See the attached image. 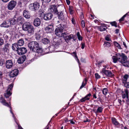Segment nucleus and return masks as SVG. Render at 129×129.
Wrapping results in <instances>:
<instances>
[{
  "label": "nucleus",
  "instance_id": "f257e3e1",
  "mask_svg": "<svg viewBox=\"0 0 129 129\" xmlns=\"http://www.w3.org/2000/svg\"><path fill=\"white\" fill-rule=\"evenodd\" d=\"M28 46L31 51L36 53L35 55L39 56L43 53L42 49L39 47V44L36 42L33 41L30 42L28 44Z\"/></svg>",
  "mask_w": 129,
  "mask_h": 129
},
{
  "label": "nucleus",
  "instance_id": "f03ea898",
  "mask_svg": "<svg viewBox=\"0 0 129 129\" xmlns=\"http://www.w3.org/2000/svg\"><path fill=\"white\" fill-rule=\"evenodd\" d=\"M22 28L23 30L27 31L28 34L29 35H32L34 33L33 26L29 22L24 23L22 25Z\"/></svg>",
  "mask_w": 129,
  "mask_h": 129
},
{
  "label": "nucleus",
  "instance_id": "7ed1b4c3",
  "mask_svg": "<svg viewBox=\"0 0 129 129\" xmlns=\"http://www.w3.org/2000/svg\"><path fill=\"white\" fill-rule=\"evenodd\" d=\"M118 61L123 66L128 67L129 66V62L127 60V57L123 53L119 55Z\"/></svg>",
  "mask_w": 129,
  "mask_h": 129
},
{
  "label": "nucleus",
  "instance_id": "20e7f679",
  "mask_svg": "<svg viewBox=\"0 0 129 129\" xmlns=\"http://www.w3.org/2000/svg\"><path fill=\"white\" fill-rule=\"evenodd\" d=\"M60 8L63 10L61 12L58 13V18L61 20H66L68 17L67 13L64 6L63 5H60Z\"/></svg>",
  "mask_w": 129,
  "mask_h": 129
},
{
  "label": "nucleus",
  "instance_id": "39448f33",
  "mask_svg": "<svg viewBox=\"0 0 129 129\" xmlns=\"http://www.w3.org/2000/svg\"><path fill=\"white\" fill-rule=\"evenodd\" d=\"M61 25L57 28L55 30V33L56 35L58 37H60L64 36V35H66L67 33H63L64 27L62 26H61Z\"/></svg>",
  "mask_w": 129,
  "mask_h": 129
},
{
  "label": "nucleus",
  "instance_id": "423d86ee",
  "mask_svg": "<svg viewBox=\"0 0 129 129\" xmlns=\"http://www.w3.org/2000/svg\"><path fill=\"white\" fill-rule=\"evenodd\" d=\"M40 5L39 3L36 2L29 5L30 9L32 10H36L39 9Z\"/></svg>",
  "mask_w": 129,
  "mask_h": 129
},
{
  "label": "nucleus",
  "instance_id": "0eeeda50",
  "mask_svg": "<svg viewBox=\"0 0 129 129\" xmlns=\"http://www.w3.org/2000/svg\"><path fill=\"white\" fill-rule=\"evenodd\" d=\"M13 86V84H11L9 85L7 90V92L5 94V97L7 98L9 97L12 94V91Z\"/></svg>",
  "mask_w": 129,
  "mask_h": 129
},
{
  "label": "nucleus",
  "instance_id": "6e6552de",
  "mask_svg": "<svg viewBox=\"0 0 129 129\" xmlns=\"http://www.w3.org/2000/svg\"><path fill=\"white\" fill-rule=\"evenodd\" d=\"M0 102L4 105L9 107L10 109V112L13 115V116L14 117V115L13 113L11 111V107L10 106L11 104L9 103V104L6 102V101L3 98H1L0 99Z\"/></svg>",
  "mask_w": 129,
  "mask_h": 129
},
{
  "label": "nucleus",
  "instance_id": "1a4fd4ad",
  "mask_svg": "<svg viewBox=\"0 0 129 129\" xmlns=\"http://www.w3.org/2000/svg\"><path fill=\"white\" fill-rule=\"evenodd\" d=\"M16 4V2L15 1L13 0L9 2L8 4L7 7L9 10H12L15 7Z\"/></svg>",
  "mask_w": 129,
  "mask_h": 129
},
{
  "label": "nucleus",
  "instance_id": "9d476101",
  "mask_svg": "<svg viewBox=\"0 0 129 129\" xmlns=\"http://www.w3.org/2000/svg\"><path fill=\"white\" fill-rule=\"evenodd\" d=\"M27 51L26 48L25 47H21L19 48L17 52L18 54L21 55L24 54Z\"/></svg>",
  "mask_w": 129,
  "mask_h": 129
},
{
  "label": "nucleus",
  "instance_id": "9b49d317",
  "mask_svg": "<svg viewBox=\"0 0 129 129\" xmlns=\"http://www.w3.org/2000/svg\"><path fill=\"white\" fill-rule=\"evenodd\" d=\"M6 67L8 69H10L12 68L13 66V61L11 60H7L5 62Z\"/></svg>",
  "mask_w": 129,
  "mask_h": 129
},
{
  "label": "nucleus",
  "instance_id": "f8f14e48",
  "mask_svg": "<svg viewBox=\"0 0 129 129\" xmlns=\"http://www.w3.org/2000/svg\"><path fill=\"white\" fill-rule=\"evenodd\" d=\"M43 17L44 19L46 20H49L52 18L53 15L51 13H47L44 15Z\"/></svg>",
  "mask_w": 129,
  "mask_h": 129
},
{
  "label": "nucleus",
  "instance_id": "ddd939ff",
  "mask_svg": "<svg viewBox=\"0 0 129 129\" xmlns=\"http://www.w3.org/2000/svg\"><path fill=\"white\" fill-rule=\"evenodd\" d=\"M18 73V70L17 69H15L11 72L9 75L11 77H13L17 76Z\"/></svg>",
  "mask_w": 129,
  "mask_h": 129
},
{
  "label": "nucleus",
  "instance_id": "4468645a",
  "mask_svg": "<svg viewBox=\"0 0 129 129\" xmlns=\"http://www.w3.org/2000/svg\"><path fill=\"white\" fill-rule=\"evenodd\" d=\"M102 72L104 73L108 77L112 76L113 74L111 71L109 70H107L104 68L102 69Z\"/></svg>",
  "mask_w": 129,
  "mask_h": 129
},
{
  "label": "nucleus",
  "instance_id": "2eb2a0df",
  "mask_svg": "<svg viewBox=\"0 0 129 129\" xmlns=\"http://www.w3.org/2000/svg\"><path fill=\"white\" fill-rule=\"evenodd\" d=\"M17 23L19 25L21 24L24 21L23 17L20 16L16 18Z\"/></svg>",
  "mask_w": 129,
  "mask_h": 129
},
{
  "label": "nucleus",
  "instance_id": "dca6fc26",
  "mask_svg": "<svg viewBox=\"0 0 129 129\" xmlns=\"http://www.w3.org/2000/svg\"><path fill=\"white\" fill-rule=\"evenodd\" d=\"M53 26L52 25H50L46 27L45 30L47 33H50L52 31Z\"/></svg>",
  "mask_w": 129,
  "mask_h": 129
},
{
  "label": "nucleus",
  "instance_id": "f3484780",
  "mask_svg": "<svg viewBox=\"0 0 129 129\" xmlns=\"http://www.w3.org/2000/svg\"><path fill=\"white\" fill-rule=\"evenodd\" d=\"M60 5H57L56 6L55 5H53L51 6V8H50V10L52 12H54V13H56L57 12V7H59L60 6Z\"/></svg>",
  "mask_w": 129,
  "mask_h": 129
},
{
  "label": "nucleus",
  "instance_id": "a211bd4d",
  "mask_svg": "<svg viewBox=\"0 0 129 129\" xmlns=\"http://www.w3.org/2000/svg\"><path fill=\"white\" fill-rule=\"evenodd\" d=\"M63 36L64 37L65 41L67 43L71 39H73L74 38V36L72 34H71L68 36L67 35L65 36L64 35Z\"/></svg>",
  "mask_w": 129,
  "mask_h": 129
},
{
  "label": "nucleus",
  "instance_id": "6ab92c4d",
  "mask_svg": "<svg viewBox=\"0 0 129 129\" xmlns=\"http://www.w3.org/2000/svg\"><path fill=\"white\" fill-rule=\"evenodd\" d=\"M33 23L34 25L35 26H39L41 23L40 19L38 18H36L34 20Z\"/></svg>",
  "mask_w": 129,
  "mask_h": 129
},
{
  "label": "nucleus",
  "instance_id": "aec40b11",
  "mask_svg": "<svg viewBox=\"0 0 129 129\" xmlns=\"http://www.w3.org/2000/svg\"><path fill=\"white\" fill-rule=\"evenodd\" d=\"M23 15L24 17L26 18H29L30 17L29 13L28 11L26 10H25L24 11Z\"/></svg>",
  "mask_w": 129,
  "mask_h": 129
},
{
  "label": "nucleus",
  "instance_id": "412c9836",
  "mask_svg": "<svg viewBox=\"0 0 129 129\" xmlns=\"http://www.w3.org/2000/svg\"><path fill=\"white\" fill-rule=\"evenodd\" d=\"M9 23V21H4L1 25V26L2 27L8 28L9 27L10 25V24Z\"/></svg>",
  "mask_w": 129,
  "mask_h": 129
},
{
  "label": "nucleus",
  "instance_id": "4be33fe9",
  "mask_svg": "<svg viewBox=\"0 0 129 129\" xmlns=\"http://www.w3.org/2000/svg\"><path fill=\"white\" fill-rule=\"evenodd\" d=\"M16 18V17H14L13 18H12L9 19L8 21H9V22L10 23V25H14L16 23H17L16 19H15V18Z\"/></svg>",
  "mask_w": 129,
  "mask_h": 129
},
{
  "label": "nucleus",
  "instance_id": "5701e85b",
  "mask_svg": "<svg viewBox=\"0 0 129 129\" xmlns=\"http://www.w3.org/2000/svg\"><path fill=\"white\" fill-rule=\"evenodd\" d=\"M18 46L17 43H15L13 44L12 46V49L15 51H16L17 52L19 48Z\"/></svg>",
  "mask_w": 129,
  "mask_h": 129
},
{
  "label": "nucleus",
  "instance_id": "b1692460",
  "mask_svg": "<svg viewBox=\"0 0 129 129\" xmlns=\"http://www.w3.org/2000/svg\"><path fill=\"white\" fill-rule=\"evenodd\" d=\"M91 95V94L89 93L87 94L84 98H82L80 100L81 102H83L86 100H89V97Z\"/></svg>",
  "mask_w": 129,
  "mask_h": 129
},
{
  "label": "nucleus",
  "instance_id": "393cba45",
  "mask_svg": "<svg viewBox=\"0 0 129 129\" xmlns=\"http://www.w3.org/2000/svg\"><path fill=\"white\" fill-rule=\"evenodd\" d=\"M106 28V27L104 25H101L98 27L99 30L101 31H105Z\"/></svg>",
  "mask_w": 129,
  "mask_h": 129
},
{
  "label": "nucleus",
  "instance_id": "a878e982",
  "mask_svg": "<svg viewBox=\"0 0 129 129\" xmlns=\"http://www.w3.org/2000/svg\"><path fill=\"white\" fill-rule=\"evenodd\" d=\"M25 60V56H23L20 58L18 60V62L19 63H23Z\"/></svg>",
  "mask_w": 129,
  "mask_h": 129
},
{
  "label": "nucleus",
  "instance_id": "bb28decb",
  "mask_svg": "<svg viewBox=\"0 0 129 129\" xmlns=\"http://www.w3.org/2000/svg\"><path fill=\"white\" fill-rule=\"evenodd\" d=\"M42 42L44 44H48L49 43V40L47 38H44L42 39Z\"/></svg>",
  "mask_w": 129,
  "mask_h": 129
},
{
  "label": "nucleus",
  "instance_id": "cd10ccee",
  "mask_svg": "<svg viewBox=\"0 0 129 129\" xmlns=\"http://www.w3.org/2000/svg\"><path fill=\"white\" fill-rule=\"evenodd\" d=\"M111 119L112 123L115 125H118L119 124V122L117 121L115 118H112Z\"/></svg>",
  "mask_w": 129,
  "mask_h": 129
},
{
  "label": "nucleus",
  "instance_id": "c85d7f7f",
  "mask_svg": "<svg viewBox=\"0 0 129 129\" xmlns=\"http://www.w3.org/2000/svg\"><path fill=\"white\" fill-rule=\"evenodd\" d=\"M24 44V42L23 39H20L18 41L17 44L20 46H23Z\"/></svg>",
  "mask_w": 129,
  "mask_h": 129
},
{
  "label": "nucleus",
  "instance_id": "c756f323",
  "mask_svg": "<svg viewBox=\"0 0 129 129\" xmlns=\"http://www.w3.org/2000/svg\"><path fill=\"white\" fill-rule=\"evenodd\" d=\"M119 57H117L116 56H113L112 57L113 62L114 63H116L117 62V61H118Z\"/></svg>",
  "mask_w": 129,
  "mask_h": 129
},
{
  "label": "nucleus",
  "instance_id": "7c9ffc66",
  "mask_svg": "<svg viewBox=\"0 0 129 129\" xmlns=\"http://www.w3.org/2000/svg\"><path fill=\"white\" fill-rule=\"evenodd\" d=\"M128 75L126 74L124 75L123 78V83L124 84L126 82V81L128 78Z\"/></svg>",
  "mask_w": 129,
  "mask_h": 129
},
{
  "label": "nucleus",
  "instance_id": "2f4dec72",
  "mask_svg": "<svg viewBox=\"0 0 129 129\" xmlns=\"http://www.w3.org/2000/svg\"><path fill=\"white\" fill-rule=\"evenodd\" d=\"M103 108L102 107H99L95 112L96 113H101L102 112Z\"/></svg>",
  "mask_w": 129,
  "mask_h": 129
},
{
  "label": "nucleus",
  "instance_id": "473e14b6",
  "mask_svg": "<svg viewBox=\"0 0 129 129\" xmlns=\"http://www.w3.org/2000/svg\"><path fill=\"white\" fill-rule=\"evenodd\" d=\"M124 91L125 93V94L126 95V98L127 99V101L128 100H128V90L127 89H126L124 90Z\"/></svg>",
  "mask_w": 129,
  "mask_h": 129
},
{
  "label": "nucleus",
  "instance_id": "72a5a7b5",
  "mask_svg": "<svg viewBox=\"0 0 129 129\" xmlns=\"http://www.w3.org/2000/svg\"><path fill=\"white\" fill-rule=\"evenodd\" d=\"M104 46L106 47H109L110 46V43L107 42H105L104 44Z\"/></svg>",
  "mask_w": 129,
  "mask_h": 129
},
{
  "label": "nucleus",
  "instance_id": "f704fd0d",
  "mask_svg": "<svg viewBox=\"0 0 129 129\" xmlns=\"http://www.w3.org/2000/svg\"><path fill=\"white\" fill-rule=\"evenodd\" d=\"M36 38L37 40H39L41 37V36L40 34L38 33H37L35 35Z\"/></svg>",
  "mask_w": 129,
  "mask_h": 129
},
{
  "label": "nucleus",
  "instance_id": "c9c22d12",
  "mask_svg": "<svg viewBox=\"0 0 129 129\" xmlns=\"http://www.w3.org/2000/svg\"><path fill=\"white\" fill-rule=\"evenodd\" d=\"M3 51L5 52H8L9 50L8 49L7 46H5L4 48Z\"/></svg>",
  "mask_w": 129,
  "mask_h": 129
},
{
  "label": "nucleus",
  "instance_id": "e433bc0d",
  "mask_svg": "<svg viewBox=\"0 0 129 129\" xmlns=\"http://www.w3.org/2000/svg\"><path fill=\"white\" fill-rule=\"evenodd\" d=\"M114 45L115 46L117 47L119 49H121L120 45L118 43L115 42H114Z\"/></svg>",
  "mask_w": 129,
  "mask_h": 129
},
{
  "label": "nucleus",
  "instance_id": "4c0bfd02",
  "mask_svg": "<svg viewBox=\"0 0 129 129\" xmlns=\"http://www.w3.org/2000/svg\"><path fill=\"white\" fill-rule=\"evenodd\" d=\"M107 92L108 90L106 88H104L103 89L102 92L105 95H106L107 93Z\"/></svg>",
  "mask_w": 129,
  "mask_h": 129
},
{
  "label": "nucleus",
  "instance_id": "58836bf2",
  "mask_svg": "<svg viewBox=\"0 0 129 129\" xmlns=\"http://www.w3.org/2000/svg\"><path fill=\"white\" fill-rule=\"evenodd\" d=\"M77 36L78 39L79 40H82V37L80 35V33L79 32H78L77 33Z\"/></svg>",
  "mask_w": 129,
  "mask_h": 129
},
{
  "label": "nucleus",
  "instance_id": "ea45409f",
  "mask_svg": "<svg viewBox=\"0 0 129 129\" xmlns=\"http://www.w3.org/2000/svg\"><path fill=\"white\" fill-rule=\"evenodd\" d=\"M87 81V80L86 79L85 80V83H84V82H83L82 83V84L81 86H80V89H81L83 87L86 85V82Z\"/></svg>",
  "mask_w": 129,
  "mask_h": 129
},
{
  "label": "nucleus",
  "instance_id": "a19ab883",
  "mask_svg": "<svg viewBox=\"0 0 129 129\" xmlns=\"http://www.w3.org/2000/svg\"><path fill=\"white\" fill-rule=\"evenodd\" d=\"M124 86L127 88H129V82H126L124 83Z\"/></svg>",
  "mask_w": 129,
  "mask_h": 129
},
{
  "label": "nucleus",
  "instance_id": "79ce46f5",
  "mask_svg": "<svg viewBox=\"0 0 129 129\" xmlns=\"http://www.w3.org/2000/svg\"><path fill=\"white\" fill-rule=\"evenodd\" d=\"M111 24L112 26H114L116 27H117V23L115 22H111Z\"/></svg>",
  "mask_w": 129,
  "mask_h": 129
},
{
  "label": "nucleus",
  "instance_id": "37998d69",
  "mask_svg": "<svg viewBox=\"0 0 129 129\" xmlns=\"http://www.w3.org/2000/svg\"><path fill=\"white\" fill-rule=\"evenodd\" d=\"M105 39L107 41H111V39L109 36H107L105 37Z\"/></svg>",
  "mask_w": 129,
  "mask_h": 129
},
{
  "label": "nucleus",
  "instance_id": "c03bdc74",
  "mask_svg": "<svg viewBox=\"0 0 129 129\" xmlns=\"http://www.w3.org/2000/svg\"><path fill=\"white\" fill-rule=\"evenodd\" d=\"M81 24L82 27L84 28L85 27V24L84 21L83 20H82L81 21Z\"/></svg>",
  "mask_w": 129,
  "mask_h": 129
},
{
  "label": "nucleus",
  "instance_id": "a18cd8bd",
  "mask_svg": "<svg viewBox=\"0 0 129 129\" xmlns=\"http://www.w3.org/2000/svg\"><path fill=\"white\" fill-rule=\"evenodd\" d=\"M4 41L3 40L0 38V46L2 45L4 43Z\"/></svg>",
  "mask_w": 129,
  "mask_h": 129
},
{
  "label": "nucleus",
  "instance_id": "49530a36",
  "mask_svg": "<svg viewBox=\"0 0 129 129\" xmlns=\"http://www.w3.org/2000/svg\"><path fill=\"white\" fill-rule=\"evenodd\" d=\"M95 77L96 79H98L100 78V76L98 73H95Z\"/></svg>",
  "mask_w": 129,
  "mask_h": 129
},
{
  "label": "nucleus",
  "instance_id": "de8ad7c7",
  "mask_svg": "<svg viewBox=\"0 0 129 129\" xmlns=\"http://www.w3.org/2000/svg\"><path fill=\"white\" fill-rule=\"evenodd\" d=\"M69 9L71 14H72L73 13V10H72V7H69Z\"/></svg>",
  "mask_w": 129,
  "mask_h": 129
},
{
  "label": "nucleus",
  "instance_id": "09e8293b",
  "mask_svg": "<svg viewBox=\"0 0 129 129\" xmlns=\"http://www.w3.org/2000/svg\"><path fill=\"white\" fill-rule=\"evenodd\" d=\"M73 53V54H74L75 55V57L77 58V61L78 62V63H79V61L78 59V58H77L78 57L77 56L76 53L75 52H74Z\"/></svg>",
  "mask_w": 129,
  "mask_h": 129
},
{
  "label": "nucleus",
  "instance_id": "8fccbe9b",
  "mask_svg": "<svg viewBox=\"0 0 129 129\" xmlns=\"http://www.w3.org/2000/svg\"><path fill=\"white\" fill-rule=\"evenodd\" d=\"M81 44V48L83 49L85 47V44L84 43H82Z\"/></svg>",
  "mask_w": 129,
  "mask_h": 129
},
{
  "label": "nucleus",
  "instance_id": "3c124183",
  "mask_svg": "<svg viewBox=\"0 0 129 129\" xmlns=\"http://www.w3.org/2000/svg\"><path fill=\"white\" fill-rule=\"evenodd\" d=\"M90 121V120L88 119V118H86V120H84L83 121V122H89Z\"/></svg>",
  "mask_w": 129,
  "mask_h": 129
},
{
  "label": "nucleus",
  "instance_id": "603ef678",
  "mask_svg": "<svg viewBox=\"0 0 129 129\" xmlns=\"http://www.w3.org/2000/svg\"><path fill=\"white\" fill-rule=\"evenodd\" d=\"M54 45V43H53V45H52V46H50L49 48V50H50L51 51V49L52 48H54V46L53 45Z\"/></svg>",
  "mask_w": 129,
  "mask_h": 129
},
{
  "label": "nucleus",
  "instance_id": "864d4df0",
  "mask_svg": "<svg viewBox=\"0 0 129 129\" xmlns=\"http://www.w3.org/2000/svg\"><path fill=\"white\" fill-rule=\"evenodd\" d=\"M104 62V61L103 60H102L101 61H98V63L99 64H100L101 63H102Z\"/></svg>",
  "mask_w": 129,
  "mask_h": 129
},
{
  "label": "nucleus",
  "instance_id": "5fc2aeb1",
  "mask_svg": "<svg viewBox=\"0 0 129 129\" xmlns=\"http://www.w3.org/2000/svg\"><path fill=\"white\" fill-rule=\"evenodd\" d=\"M72 23L73 24H75V20L73 18H72Z\"/></svg>",
  "mask_w": 129,
  "mask_h": 129
},
{
  "label": "nucleus",
  "instance_id": "6e6d98bb",
  "mask_svg": "<svg viewBox=\"0 0 129 129\" xmlns=\"http://www.w3.org/2000/svg\"><path fill=\"white\" fill-rule=\"evenodd\" d=\"M4 63L3 61L0 60V66H2Z\"/></svg>",
  "mask_w": 129,
  "mask_h": 129
},
{
  "label": "nucleus",
  "instance_id": "4d7b16f0",
  "mask_svg": "<svg viewBox=\"0 0 129 129\" xmlns=\"http://www.w3.org/2000/svg\"><path fill=\"white\" fill-rule=\"evenodd\" d=\"M80 18L81 19H82L84 18L83 15V13H81V15L80 16Z\"/></svg>",
  "mask_w": 129,
  "mask_h": 129
},
{
  "label": "nucleus",
  "instance_id": "13d9d810",
  "mask_svg": "<svg viewBox=\"0 0 129 129\" xmlns=\"http://www.w3.org/2000/svg\"><path fill=\"white\" fill-rule=\"evenodd\" d=\"M66 2L68 5H69L70 4V1L69 0H66Z\"/></svg>",
  "mask_w": 129,
  "mask_h": 129
},
{
  "label": "nucleus",
  "instance_id": "bf43d9fd",
  "mask_svg": "<svg viewBox=\"0 0 129 129\" xmlns=\"http://www.w3.org/2000/svg\"><path fill=\"white\" fill-rule=\"evenodd\" d=\"M43 1L45 3H49L50 2L51 0H43Z\"/></svg>",
  "mask_w": 129,
  "mask_h": 129
},
{
  "label": "nucleus",
  "instance_id": "052dcab7",
  "mask_svg": "<svg viewBox=\"0 0 129 129\" xmlns=\"http://www.w3.org/2000/svg\"><path fill=\"white\" fill-rule=\"evenodd\" d=\"M126 97V95L125 94H124L122 95V98L123 99H125Z\"/></svg>",
  "mask_w": 129,
  "mask_h": 129
},
{
  "label": "nucleus",
  "instance_id": "680f3d73",
  "mask_svg": "<svg viewBox=\"0 0 129 129\" xmlns=\"http://www.w3.org/2000/svg\"><path fill=\"white\" fill-rule=\"evenodd\" d=\"M124 20V18L123 17H122L119 20V21H123Z\"/></svg>",
  "mask_w": 129,
  "mask_h": 129
},
{
  "label": "nucleus",
  "instance_id": "e2e57ef3",
  "mask_svg": "<svg viewBox=\"0 0 129 129\" xmlns=\"http://www.w3.org/2000/svg\"><path fill=\"white\" fill-rule=\"evenodd\" d=\"M69 121H70L71 123L72 124H74L75 123L72 120H69Z\"/></svg>",
  "mask_w": 129,
  "mask_h": 129
},
{
  "label": "nucleus",
  "instance_id": "0e129e2a",
  "mask_svg": "<svg viewBox=\"0 0 129 129\" xmlns=\"http://www.w3.org/2000/svg\"><path fill=\"white\" fill-rule=\"evenodd\" d=\"M123 45H124V47L126 48H127V46H126V43L124 42H123Z\"/></svg>",
  "mask_w": 129,
  "mask_h": 129
},
{
  "label": "nucleus",
  "instance_id": "69168bd1",
  "mask_svg": "<svg viewBox=\"0 0 129 129\" xmlns=\"http://www.w3.org/2000/svg\"><path fill=\"white\" fill-rule=\"evenodd\" d=\"M93 98H95V99H96L97 97L96 96V94H94L93 95Z\"/></svg>",
  "mask_w": 129,
  "mask_h": 129
},
{
  "label": "nucleus",
  "instance_id": "338daca9",
  "mask_svg": "<svg viewBox=\"0 0 129 129\" xmlns=\"http://www.w3.org/2000/svg\"><path fill=\"white\" fill-rule=\"evenodd\" d=\"M115 31V33L116 34H117L119 32V29H116Z\"/></svg>",
  "mask_w": 129,
  "mask_h": 129
},
{
  "label": "nucleus",
  "instance_id": "774afa93",
  "mask_svg": "<svg viewBox=\"0 0 129 129\" xmlns=\"http://www.w3.org/2000/svg\"><path fill=\"white\" fill-rule=\"evenodd\" d=\"M64 121L66 122H68L69 121H68V119L67 118H66L65 119H64Z\"/></svg>",
  "mask_w": 129,
  "mask_h": 129
}]
</instances>
